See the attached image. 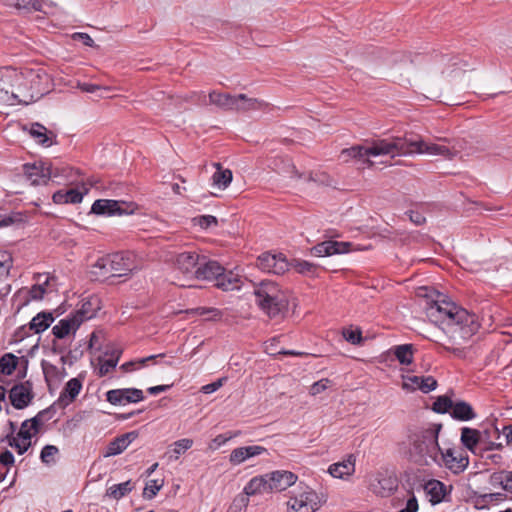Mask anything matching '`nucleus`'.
Listing matches in <instances>:
<instances>
[{"instance_id": "49", "label": "nucleus", "mask_w": 512, "mask_h": 512, "mask_svg": "<svg viewBox=\"0 0 512 512\" xmlns=\"http://www.w3.org/2000/svg\"><path fill=\"white\" fill-rule=\"evenodd\" d=\"M119 357H120V352L115 351L111 354L110 358L101 361V365L99 368V375L105 376L112 369H114L118 364Z\"/></svg>"}, {"instance_id": "19", "label": "nucleus", "mask_w": 512, "mask_h": 512, "mask_svg": "<svg viewBox=\"0 0 512 512\" xmlns=\"http://www.w3.org/2000/svg\"><path fill=\"white\" fill-rule=\"evenodd\" d=\"M81 326V319L78 320L73 313L64 319H61L58 324L52 328V333L57 339H63L71 332L75 333Z\"/></svg>"}, {"instance_id": "58", "label": "nucleus", "mask_w": 512, "mask_h": 512, "mask_svg": "<svg viewBox=\"0 0 512 512\" xmlns=\"http://www.w3.org/2000/svg\"><path fill=\"white\" fill-rule=\"evenodd\" d=\"M304 498H306L307 506L313 509V512L320 508V500L317 493L313 490H307L303 492Z\"/></svg>"}, {"instance_id": "20", "label": "nucleus", "mask_w": 512, "mask_h": 512, "mask_svg": "<svg viewBox=\"0 0 512 512\" xmlns=\"http://www.w3.org/2000/svg\"><path fill=\"white\" fill-rule=\"evenodd\" d=\"M25 175L32 181L34 185L46 184L51 177L49 167H44L43 164H25L23 166Z\"/></svg>"}, {"instance_id": "11", "label": "nucleus", "mask_w": 512, "mask_h": 512, "mask_svg": "<svg viewBox=\"0 0 512 512\" xmlns=\"http://www.w3.org/2000/svg\"><path fill=\"white\" fill-rule=\"evenodd\" d=\"M108 258L112 276H125L132 272L135 268L133 256L129 252H117L109 254Z\"/></svg>"}, {"instance_id": "52", "label": "nucleus", "mask_w": 512, "mask_h": 512, "mask_svg": "<svg viewBox=\"0 0 512 512\" xmlns=\"http://www.w3.org/2000/svg\"><path fill=\"white\" fill-rule=\"evenodd\" d=\"M58 452L59 449L56 446L45 445L41 450L40 459L44 464L49 465L52 462H55L54 457L58 454Z\"/></svg>"}, {"instance_id": "32", "label": "nucleus", "mask_w": 512, "mask_h": 512, "mask_svg": "<svg viewBox=\"0 0 512 512\" xmlns=\"http://www.w3.org/2000/svg\"><path fill=\"white\" fill-rule=\"evenodd\" d=\"M52 312L42 311L32 318L29 322V329L34 333L39 334L44 332L54 322Z\"/></svg>"}, {"instance_id": "17", "label": "nucleus", "mask_w": 512, "mask_h": 512, "mask_svg": "<svg viewBox=\"0 0 512 512\" xmlns=\"http://www.w3.org/2000/svg\"><path fill=\"white\" fill-rule=\"evenodd\" d=\"M137 437L138 431L134 430L114 438L107 445L103 456L110 457L121 454Z\"/></svg>"}, {"instance_id": "22", "label": "nucleus", "mask_w": 512, "mask_h": 512, "mask_svg": "<svg viewBox=\"0 0 512 512\" xmlns=\"http://www.w3.org/2000/svg\"><path fill=\"white\" fill-rule=\"evenodd\" d=\"M404 388H412L413 390L419 389L423 393H429L437 387V381L432 376H407L404 384Z\"/></svg>"}, {"instance_id": "51", "label": "nucleus", "mask_w": 512, "mask_h": 512, "mask_svg": "<svg viewBox=\"0 0 512 512\" xmlns=\"http://www.w3.org/2000/svg\"><path fill=\"white\" fill-rule=\"evenodd\" d=\"M194 226H199L202 229H208L211 226L218 225V219L213 215H199L192 218Z\"/></svg>"}, {"instance_id": "60", "label": "nucleus", "mask_w": 512, "mask_h": 512, "mask_svg": "<svg viewBox=\"0 0 512 512\" xmlns=\"http://www.w3.org/2000/svg\"><path fill=\"white\" fill-rule=\"evenodd\" d=\"M31 332H33V331L29 329V324L28 325H22V326H20L19 328L16 329V331L14 332V334L12 336V339L16 343L17 342H21L25 338L30 336Z\"/></svg>"}, {"instance_id": "46", "label": "nucleus", "mask_w": 512, "mask_h": 512, "mask_svg": "<svg viewBox=\"0 0 512 512\" xmlns=\"http://www.w3.org/2000/svg\"><path fill=\"white\" fill-rule=\"evenodd\" d=\"M453 401L446 395L439 396L432 405V410L439 414H444L452 410Z\"/></svg>"}, {"instance_id": "64", "label": "nucleus", "mask_w": 512, "mask_h": 512, "mask_svg": "<svg viewBox=\"0 0 512 512\" xmlns=\"http://www.w3.org/2000/svg\"><path fill=\"white\" fill-rule=\"evenodd\" d=\"M14 455L11 451L5 450L0 453V465H2L5 468H8L9 466H12L14 464Z\"/></svg>"}, {"instance_id": "56", "label": "nucleus", "mask_w": 512, "mask_h": 512, "mask_svg": "<svg viewBox=\"0 0 512 512\" xmlns=\"http://www.w3.org/2000/svg\"><path fill=\"white\" fill-rule=\"evenodd\" d=\"M36 434L37 433H34V430L31 428L30 419H27L22 422L20 429L16 436H18L19 439L31 440L32 437Z\"/></svg>"}, {"instance_id": "25", "label": "nucleus", "mask_w": 512, "mask_h": 512, "mask_svg": "<svg viewBox=\"0 0 512 512\" xmlns=\"http://www.w3.org/2000/svg\"><path fill=\"white\" fill-rule=\"evenodd\" d=\"M99 310V299L97 297H89L87 300L82 301L81 307L73 312V314L78 320L81 319L82 324L83 322L95 317Z\"/></svg>"}, {"instance_id": "54", "label": "nucleus", "mask_w": 512, "mask_h": 512, "mask_svg": "<svg viewBox=\"0 0 512 512\" xmlns=\"http://www.w3.org/2000/svg\"><path fill=\"white\" fill-rule=\"evenodd\" d=\"M343 337L346 341L353 345H359L363 341L362 332L360 329H344Z\"/></svg>"}, {"instance_id": "8", "label": "nucleus", "mask_w": 512, "mask_h": 512, "mask_svg": "<svg viewBox=\"0 0 512 512\" xmlns=\"http://www.w3.org/2000/svg\"><path fill=\"white\" fill-rule=\"evenodd\" d=\"M257 266L267 273L283 275L289 269V262L282 253L264 252L257 258Z\"/></svg>"}, {"instance_id": "42", "label": "nucleus", "mask_w": 512, "mask_h": 512, "mask_svg": "<svg viewBox=\"0 0 512 512\" xmlns=\"http://www.w3.org/2000/svg\"><path fill=\"white\" fill-rule=\"evenodd\" d=\"M293 267L296 272L304 275H312L316 272L317 266L309 261L293 259L289 262V267Z\"/></svg>"}, {"instance_id": "59", "label": "nucleus", "mask_w": 512, "mask_h": 512, "mask_svg": "<svg viewBox=\"0 0 512 512\" xmlns=\"http://www.w3.org/2000/svg\"><path fill=\"white\" fill-rule=\"evenodd\" d=\"M330 383H331V381L327 378H323V379L313 383L310 388V394L315 396V395L322 393L323 391H325L328 388Z\"/></svg>"}, {"instance_id": "48", "label": "nucleus", "mask_w": 512, "mask_h": 512, "mask_svg": "<svg viewBox=\"0 0 512 512\" xmlns=\"http://www.w3.org/2000/svg\"><path fill=\"white\" fill-rule=\"evenodd\" d=\"M8 444L15 448L17 453L22 455L31 447V440L19 439L18 436L7 435Z\"/></svg>"}, {"instance_id": "6", "label": "nucleus", "mask_w": 512, "mask_h": 512, "mask_svg": "<svg viewBox=\"0 0 512 512\" xmlns=\"http://www.w3.org/2000/svg\"><path fill=\"white\" fill-rule=\"evenodd\" d=\"M137 209L134 202L113 199H98L91 206L90 213L98 216H122L133 214Z\"/></svg>"}, {"instance_id": "2", "label": "nucleus", "mask_w": 512, "mask_h": 512, "mask_svg": "<svg viewBox=\"0 0 512 512\" xmlns=\"http://www.w3.org/2000/svg\"><path fill=\"white\" fill-rule=\"evenodd\" d=\"M442 427L441 423H432L427 428L410 431L408 453L411 461L425 466L438 463V454L441 451L438 438Z\"/></svg>"}, {"instance_id": "50", "label": "nucleus", "mask_w": 512, "mask_h": 512, "mask_svg": "<svg viewBox=\"0 0 512 512\" xmlns=\"http://www.w3.org/2000/svg\"><path fill=\"white\" fill-rule=\"evenodd\" d=\"M248 504L249 498L244 493H241L233 499L227 512H245Z\"/></svg>"}, {"instance_id": "12", "label": "nucleus", "mask_w": 512, "mask_h": 512, "mask_svg": "<svg viewBox=\"0 0 512 512\" xmlns=\"http://www.w3.org/2000/svg\"><path fill=\"white\" fill-rule=\"evenodd\" d=\"M202 256L195 251L179 253L175 259L176 268L189 277L195 278V272L200 265Z\"/></svg>"}, {"instance_id": "5", "label": "nucleus", "mask_w": 512, "mask_h": 512, "mask_svg": "<svg viewBox=\"0 0 512 512\" xmlns=\"http://www.w3.org/2000/svg\"><path fill=\"white\" fill-rule=\"evenodd\" d=\"M395 143V156L400 155H411V154H423L427 153L430 155H441L444 157L451 158L453 153L447 146L439 145L435 143H427L419 136L405 135L404 137H394Z\"/></svg>"}, {"instance_id": "4", "label": "nucleus", "mask_w": 512, "mask_h": 512, "mask_svg": "<svg viewBox=\"0 0 512 512\" xmlns=\"http://www.w3.org/2000/svg\"><path fill=\"white\" fill-rule=\"evenodd\" d=\"M394 137L387 139H378L372 142L371 146L354 145L341 151L340 157L345 162L355 159L363 165L372 167L374 163L370 160L371 156L390 155L395 157Z\"/></svg>"}, {"instance_id": "36", "label": "nucleus", "mask_w": 512, "mask_h": 512, "mask_svg": "<svg viewBox=\"0 0 512 512\" xmlns=\"http://www.w3.org/2000/svg\"><path fill=\"white\" fill-rule=\"evenodd\" d=\"M396 359L402 365H410L413 362L414 346L413 344H401L391 348Z\"/></svg>"}, {"instance_id": "43", "label": "nucleus", "mask_w": 512, "mask_h": 512, "mask_svg": "<svg viewBox=\"0 0 512 512\" xmlns=\"http://www.w3.org/2000/svg\"><path fill=\"white\" fill-rule=\"evenodd\" d=\"M287 505L290 512H313V509L307 506L303 492L299 496L291 497L287 502Z\"/></svg>"}, {"instance_id": "34", "label": "nucleus", "mask_w": 512, "mask_h": 512, "mask_svg": "<svg viewBox=\"0 0 512 512\" xmlns=\"http://www.w3.org/2000/svg\"><path fill=\"white\" fill-rule=\"evenodd\" d=\"M425 490L430 495L432 504H438L443 501L446 493V486L439 480H430L425 484Z\"/></svg>"}, {"instance_id": "35", "label": "nucleus", "mask_w": 512, "mask_h": 512, "mask_svg": "<svg viewBox=\"0 0 512 512\" xmlns=\"http://www.w3.org/2000/svg\"><path fill=\"white\" fill-rule=\"evenodd\" d=\"M377 482V485H373V491L381 497H388L397 489V480L393 477H381Z\"/></svg>"}, {"instance_id": "57", "label": "nucleus", "mask_w": 512, "mask_h": 512, "mask_svg": "<svg viewBox=\"0 0 512 512\" xmlns=\"http://www.w3.org/2000/svg\"><path fill=\"white\" fill-rule=\"evenodd\" d=\"M162 483H158V480H151L148 485L144 488L143 497L146 499L154 498L162 488Z\"/></svg>"}, {"instance_id": "61", "label": "nucleus", "mask_w": 512, "mask_h": 512, "mask_svg": "<svg viewBox=\"0 0 512 512\" xmlns=\"http://www.w3.org/2000/svg\"><path fill=\"white\" fill-rule=\"evenodd\" d=\"M225 381H226L225 377L219 378V379H217L216 381H214L212 383H209V384H206V385L202 386L201 391L204 394H211V393L217 391L219 388H221Z\"/></svg>"}, {"instance_id": "55", "label": "nucleus", "mask_w": 512, "mask_h": 512, "mask_svg": "<svg viewBox=\"0 0 512 512\" xmlns=\"http://www.w3.org/2000/svg\"><path fill=\"white\" fill-rule=\"evenodd\" d=\"M48 417V410L39 411L34 417L30 418L31 428L34 430V433H38L44 421H48L51 418Z\"/></svg>"}, {"instance_id": "37", "label": "nucleus", "mask_w": 512, "mask_h": 512, "mask_svg": "<svg viewBox=\"0 0 512 512\" xmlns=\"http://www.w3.org/2000/svg\"><path fill=\"white\" fill-rule=\"evenodd\" d=\"M237 104L238 107L236 111L258 110L268 105L266 102L257 98H249L246 94L237 95Z\"/></svg>"}, {"instance_id": "41", "label": "nucleus", "mask_w": 512, "mask_h": 512, "mask_svg": "<svg viewBox=\"0 0 512 512\" xmlns=\"http://www.w3.org/2000/svg\"><path fill=\"white\" fill-rule=\"evenodd\" d=\"M18 364V357L12 353H6L0 358V373L10 376Z\"/></svg>"}, {"instance_id": "14", "label": "nucleus", "mask_w": 512, "mask_h": 512, "mask_svg": "<svg viewBox=\"0 0 512 512\" xmlns=\"http://www.w3.org/2000/svg\"><path fill=\"white\" fill-rule=\"evenodd\" d=\"M267 477L269 479L271 492L286 490L297 481V475L285 470H277L267 473Z\"/></svg>"}, {"instance_id": "13", "label": "nucleus", "mask_w": 512, "mask_h": 512, "mask_svg": "<svg viewBox=\"0 0 512 512\" xmlns=\"http://www.w3.org/2000/svg\"><path fill=\"white\" fill-rule=\"evenodd\" d=\"M350 242L323 241L311 248V254L317 257L344 254L350 251Z\"/></svg>"}, {"instance_id": "63", "label": "nucleus", "mask_w": 512, "mask_h": 512, "mask_svg": "<svg viewBox=\"0 0 512 512\" xmlns=\"http://www.w3.org/2000/svg\"><path fill=\"white\" fill-rule=\"evenodd\" d=\"M507 472L508 471L502 470L499 472L492 473L490 476V483L493 486L500 485L501 488L503 489V485H505V477H506Z\"/></svg>"}, {"instance_id": "24", "label": "nucleus", "mask_w": 512, "mask_h": 512, "mask_svg": "<svg viewBox=\"0 0 512 512\" xmlns=\"http://www.w3.org/2000/svg\"><path fill=\"white\" fill-rule=\"evenodd\" d=\"M29 134L38 144L42 146L50 147L56 143L53 141V139H56V134L52 131H48L44 125L38 122L31 124Z\"/></svg>"}, {"instance_id": "30", "label": "nucleus", "mask_w": 512, "mask_h": 512, "mask_svg": "<svg viewBox=\"0 0 512 512\" xmlns=\"http://www.w3.org/2000/svg\"><path fill=\"white\" fill-rule=\"evenodd\" d=\"M482 435L477 429L470 427L461 428V444L473 454L476 453L477 445L481 442Z\"/></svg>"}, {"instance_id": "21", "label": "nucleus", "mask_w": 512, "mask_h": 512, "mask_svg": "<svg viewBox=\"0 0 512 512\" xmlns=\"http://www.w3.org/2000/svg\"><path fill=\"white\" fill-rule=\"evenodd\" d=\"M48 284V279L43 284H35L31 288L20 289L16 293V298L20 300L19 308L26 306L32 300H41L46 293L45 286Z\"/></svg>"}, {"instance_id": "3", "label": "nucleus", "mask_w": 512, "mask_h": 512, "mask_svg": "<svg viewBox=\"0 0 512 512\" xmlns=\"http://www.w3.org/2000/svg\"><path fill=\"white\" fill-rule=\"evenodd\" d=\"M253 294L257 306L271 319L283 316L288 309L287 295L273 281L263 280L255 284Z\"/></svg>"}, {"instance_id": "16", "label": "nucleus", "mask_w": 512, "mask_h": 512, "mask_svg": "<svg viewBox=\"0 0 512 512\" xmlns=\"http://www.w3.org/2000/svg\"><path fill=\"white\" fill-rule=\"evenodd\" d=\"M82 389V380L79 377L70 379L61 391L57 404L61 409H65L68 405L75 401Z\"/></svg>"}, {"instance_id": "28", "label": "nucleus", "mask_w": 512, "mask_h": 512, "mask_svg": "<svg viewBox=\"0 0 512 512\" xmlns=\"http://www.w3.org/2000/svg\"><path fill=\"white\" fill-rule=\"evenodd\" d=\"M450 416L454 420L466 422L474 419L476 417V412L471 404L466 401L459 400L453 403Z\"/></svg>"}, {"instance_id": "62", "label": "nucleus", "mask_w": 512, "mask_h": 512, "mask_svg": "<svg viewBox=\"0 0 512 512\" xmlns=\"http://www.w3.org/2000/svg\"><path fill=\"white\" fill-rule=\"evenodd\" d=\"M72 38L75 41H80L85 46H88V47H93L94 46V40L87 33L76 32V33H74L72 35Z\"/></svg>"}, {"instance_id": "45", "label": "nucleus", "mask_w": 512, "mask_h": 512, "mask_svg": "<svg viewBox=\"0 0 512 512\" xmlns=\"http://www.w3.org/2000/svg\"><path fill=\"white\" fill-rule=\"evenodd\" d=\"M193 445V440L189 438H183L173 443L171 459L177 460L181 454H184Z\"/></svg>"}, {"instance_id": "10", "label": "nucleus", "mask_w": 512, "mask_h": 512, "mask_svg": "<svg viewBox=\"0 0 512 512\" xmlns=\"http://www.w3.org/2000/svg\"><path fill=\"white\" fill-rule=\"evenodd\" d=\"M144 398L143 391L137 388L112 389L106 392V400L112 405L138 403Z\"/></svg>"}, {"instance_id": "40", "label": "nucleus", "mask_w": 512, "mask_h": 512, "mask_svg": "<svg viewBox=\"0 0 512 512\" xmlns=\"http://www.w3.org/2000/svg\"><path fill=\"white\" fill-rule=\"evenodd\" d=\"M217 168L212 176L213 185L225 189L232 181V172L229 169H222L220 163L214 164Z\"/></svg>"}, {"instance_id": "18", "label": "nucleus", "mask_w": 512, "mask_h": 512, "mask_svg": "<svg viewBox=\"0 0 512 512\" xmlns=\"http://www.w3.org/2000/svg\"><path fill=\"white\" fill-rule=\"evenodd\" d=\"M267 452V449L263 446L252 445V446H243L234 449L229 456V461L233 465H239L245 460L261 455Z\"/></svg>"}, {"instance_id": "44", "label": "nucleus", "mask_w": 512, "mask_h": 512, "mask_svg": "<svg viewBox=\"0 0 512 512\" xmlns=\"http://www.w3.org/2000/svg\"><path fill=\"white\" fill-rule=\"evenodd\" d=\"M12 267V255L7 251L0 250V280L9 276Z\"/></svg>"}, {"instance_id": "9", "label": "nucleus", "mask_w": 512, "mask_h": 512, "mask_svg": "<svg viewBox=\"0 0 512 512\" xmlns=\"http://www.w3.org/2000/svg\"><path fill=\"white\" fill-rule=\"evenodd\" d=\"M33 384L27 380L15 384L9 391V400L11 405L17 409L22 410L28 407L34 399Z\"/></svg>"}, {"instance_id": "39", "label": "nucleus", "mask_w": 512, "mask_h": 512, "mask_svg": "<svg viewBox=\"0 0 512 512\" xmlns=\"http://www.w3.org/2000/svg\"><path fill=\"white\" fill-rule=\"evenodd\" d=\"M91 274L96 278H108L112 276V271H110V264L108 255L99 258L92 266H91Z\"/></svg>"}, {"instance_id": "31", "label": "nucleus", "mask_w": 512, "mask_h": 512, "mask_svg": "<svg viewBox=\"0 0 512 512\" xmlns=\"http://www.w3.org/2000/svg\"><path fill=\"white\" fill-rule=\"evenodd\" d=\"M240 279L238 275L234 274L232 271H227L223 267V271H221L219 277H217L215 281V286L218 289L223 291H231L240 288Z\"/></svg>"}, {"instance_id": "53", "label": "nucleus", "mask_w": 512, "mask_h": 512, "mask_svg": "<svg viewBox=\"0 0 512 512\" xmlns=\"http://www.w3.org/2000/svg\"><path fill=\"white\" fill-rule=\"evenodd\" d=\"M20 222H23V214L21 212H12L9 215H0V228L8 227Z\"/></svg>"}, {"instance_id": "38", "label": "nucleus", "mask_w": 512, "mask_h": 512, "mask_svg": "<svg viewBox=\"0 0 512 512\" xmlns=\"http://www.w3.org/2000/svg\"><path fill=\"white\" fill-rule=\"evenodd\" d=\"M185 312L187 314L204 316L208 321H219L223 316V312L214 307H196L187 309Z\"/></svg>"}, {"instance_id": "29", "label": "nucleus", "mask_w": 512, "mask_h": 512, "mask_svg": "<svg viewBox=\"0 0 512 512\" xmlns=\"http://www.w3.org/2000/svg\"><path fill=\"white\" fill-rule=\"evenodd\" d=\"M84 193L76 188L68 190H58L53 196L52 200L55 204H78L83 200Z\"/></svg>"}, {"instance_id": "33", "label": "nucleus", "mask_w": 512, "mask_h": 512, "mask_svg": "<svg viewBox=\"0 0 512 512\" xmlns=\"http://www.w3.org/2000/svg\"><path fill=\"white\" fill-rule=\"evenodd\" d=\"M134 488L135 484L131 480H127L119 484H114L106 489L105 497L114 500H120L132 492Z\"/></svg>"}, {"instance_id": "26", "label": "nucleus", "mask_w": 512, "mask_h": 512, "mask_svg": "<svg viewBox=\"0 0 512 512\" xmlns=\"http://www.w3.org/2000/svg\"><path fill=\"white\" fill-rule=\"evenodd\" d=\"M328 472L331 476L340 479L352 475L355 472L354 455L350 454L343 461L331 464Z\"/></svg>"}, {"instance_id": "7", "label": "nucleus", "mask_w": 512, "mask_h": 512, "mask_svg": "<svg viewBox=\"0 0 512 512\" xmlns=\"http://www.w3.org/2000/svg\"><path fill=\"white\" fill-rule=\"evenodd\" d=\"M438 466L444 465L454 474L462 473L469 465V456L463 451H457L453 448L442 450L438 454Z\"/></svg>"}, {"instance_id": "23", "label": "nucleus", "mask_w": 512, "mask_h": 512, "mask_svg": "<svg viewBox=\"0 0 512 512\" xmlns=\"http://www.w3.org/2000/svg\"><path fill=\"white\" fill-rule=\"evenodd\" d=\"M269 485L267 474L255 476L245 485L243 493L248 498L249 496L270 493L271 487Z\"/></svg>"}, {"instance_id": "27", "label": "nucleus", "mask_w": 512, "mask_h": 512, "mask_svg": "<svg viewBox=\"0 0 512 512\" xmlns=\"http://www.w3.org/2000/svg\"><path fill=\"white\" fill-rule=\"evenodd\" d=\"M209 103L218 106L224 110H236L237 95H231L228 93H220L212 91L209 93Z\"/></svg>"}, {"instance_id": "15", "label": "nucleus", "mask_w": 512, "mask_h": 512, "mask_svg": "<svg viewBox=\"0 0 512 512\" xmlns=\"http://www.w3.org/2000/svg\"><path fill=\"white\" fill-rule=\"evenodd\" d=\"M221 271H223V266L217 261L208 260L205 256H202L201 263L195 272V279L215 282Z\"/></svg>"}, {"instance_id": "1", "label": "nucleus", "mask_w": 512, "mask_h": 512, "mask_svg": "<svg viewBox=\"0 0 512 512\" xmlns=\"http://www.w3.org/2000/svg\"><path fill=\"white\" fill-rule=\"evenodd\" d=\"M424 310L429 321L438 326L452 345H460L470 339L479 329L475 314L449 301L437 293L436 299L427 297Z\"/></svg>"}, {"instance_id": "47", "label": "nucleus", "mask_w": 512, "mask_h": 512, "mask_svg": "<svg viewBox=\"0 0 512 512\" xmlns=\"http://www.w3.org/2000/svg\"><path fill=\"white\" fill-rule=\"evenodd\" d=\"M10 4L17 9H22L27 12L41 11L42 3L39 0H10Z\"/></svg>"}]
</instances>
